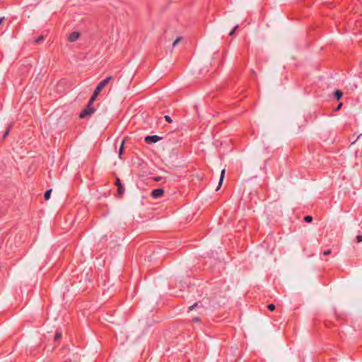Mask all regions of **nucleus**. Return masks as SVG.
Here are the masks:
<instances>
[{"label":"nucleus","mask_w":362,"mask_h":362,"mask_svg":"<svg viewBox=\"0 0 362 362\" xmlns=\"http://www.w3.org/2000/svg\"><path fill=\"white\" fill-rule=\"evenodd\" d=\"M95 112V108L90 104H88L86 108H85L80 114V118H86L90 117Z\"/></svg>","instance_id":"nucleus-1"},{"label":"nucleus","mask_w":362,"mask_h":362,"mask_svg":"<svg viewBox=\"0 0 362 362\" xmlns=\"http://www.w3.org/2000/svg\"><path fill=\"white\" fill-rule=\"evenodd\" d=\"M112 79V76H110L107 77L105 79L103 80L98 84L94 91L97 92L98 93H100Z\"/></svg>","instance_id":"nucleus-2"},{"label":"nucleus","mask_w":362,"mask_h":362,"mask_svg":"<svg viewBox=\"0 0 362 362\" xmlns=\"http://www.w3.org/2000/svg\"><path fill=\"white\" fill-rule=\"evenodd\" d=\"M161 139V137L154 135V136H147L145 137V141L148 144L156 143Z\"/></svg>","instance_id":"nucleus-3"},{"label":"nucleus","mask_w":362,"mask_h":362,"mask_svg":"<svg viewBox=\"0 0 362 362\" xmlns=\"http://www.w3.org/2000/svg\"><path fill=\"white\" fill-rule=\"evenodd\" d=\"M80 35L78 32H73L69 35L68 40L71 42H76L79 38Z\"/></svg>","instance_id":"nucleus-4"},{"label":"nucleus","mask_w":362,"mask_h":362,"mask_svg":"<svg viewBox=\"0 0 362 362\" xmlns=\"http://www.w3.org/2000/svg\"><path fill=\"white\" fill-rule=\"evenodd\" d=\"M163 194V189H156L152 191L151 196L154 199H157L160 197Z\"/></svg>","instance_id":"nucleus-5"},{"label":"nucleus","mask_w":362,"mask_h":362,"mask_svg":"<svg viewBox=\"0 0 362 362\" xmlns=\"http://www.w3.org/2000/svg\"><path fill=\"white\" fill-rule=\"evenodd\" d=\"M225 173H226V170L223 169L221 173L220 180H219L218 186L216 188V190H218L220 189L221 186L222 185V183L223 182L224 177H225Z\"/></svg>","instance_id":"nucleus-6"},{"label":"nucleus","mask_w":362,"mask_h":362,"mask_svg":"<svg viewBox=\"0 0 362 362\" xmlns=\"http://www.w3.org/2000/svg\"><path fill=\"white\" fill-rule=\"evenodd\" d=\"M99 95V93H98L97 92L94 91L93 93V95L91 96L89 102H88V104H90L93 105V102L95 100L96 98L98 97V95Z\"/></svg>","instance_id":"nucleus-7"},{"label":"nucleus","mask_w":362,"mask_h":362,"mask_svg":"<svg viewBox=\"0 0 362 362\" xmlns=\"http://www.w3.org/2000/svg\"><path fill=\"white\" fill-rule=\"evenodd\" d=\"M99 95V93H98L97 92L94 91L93 93V95L91 96L89 102H88V104H90L93 105V102L95 100L96 98L98 97V95Z\"/></svg>","instance_id":"nucleus-8"},{"label":"nucleus","mask_w":362,"mask_h":362,"mask_svg":"<svg viewBox=\"0 0 362 362\" xmlns=\"http://www.w3.org/2000/svg\"><path fill=\"white\" fill-rule=\"evenodd\" d=\"M115 184L118 187V192L119 194H122L123 192V190H122L121 182L119 178L117 179Z\"/></svg>","instance_id":"nucleus-9"},{"label":"nucleus","mask_w":362,"mask_h":362,"mask_svg":"<svg viewBox=\"0 0 362 362\" xmlns=\"http://www.w3.org/2000/svg\"><path fill=\"white\" fill-rule=\"evenodd\" d=\"M124 141H122V142L121 144V146L119 147V157L120 158H122V156L123 152H124Z\"/></svg>","instance_id":"nucleus-10"},{"label":"nucleus","mask_w":362,"mask_h":362,"mask_svg":"<svg viewBox=\"0 0 362 362\" xmlns=\"http://www.w3.org/2000/svg\"><path fill=\"white\" fill-rule=\"evenodd\" d=\"M342 95V92L339 90H337L334 93V96L337 98V100H339L341 98Z\"/></svg>","instance_id":"nucleus-11"},{"label":"nucleus","mask_w":362,"mask_h":362,"mask_svg":"<svg viewBox=\"0 0 362 362\" xmlns=\"http://www.w3.org/2000/svg\"><path fill=\"white\" fill-rule=\"evenodd\" d=\"M51 192H52V189H49V190L45 192V199L46 200H48L50 198Z\"/></svg>","instance_id":"nucleus-12"},{"label":"nucleus","mask_w":362,"mask_h":362,"mask_svg":"<svg viewBox=\"0 0 362 362\" xmlns=\"http://www.w3.org/2000/svg\"><path fill=\"white\" fill-rule=\"evenodd\" d=\"M181 41V37H177L173 43V47H175Z\"/></svg>","instance_id":"nucleus-13"},{"label":"nucleus","mask_w":362,"mask_h":362,"mask_svg":"<svg viewBox=\"0 0 362 362\" xmlns=\"http://www.w3.org/2000/svg\"><path fill=\"white\" fill-rule=\"evenodd\" d=\"M304 220H305L306 222L310 223V222H311V221H313V218H312V216H305Z\"/></svg>","instance_id":"nucleus-14"},{"label":"nucleus","mask_w":362,"mask_h":362,"mask_svg":"<svg viewBox=\"0 0 362 362\" xmlns=\"http://www.w3.org/2000/svg\"><path fill=\"white\" fill-rule=\"evenodd\" d=\"M62 338V333L61 332H57L55 334V340H58Z\"/></svg>","instance_id":"nucleus-15"},{"label":"nucleus","mask_w":362,"mask_h":362,"mask_svg":"<svg viewBox=\"0 0 362 362\" xmlns=\"http://www.w3.org/2000/svg\"><path fill=\"white\" fill-rule=\"evenodd\" d=\"M268 309L271 311H273L275 310V305L274 304H269L268 305Z\"/></svg>","instance_id":"nucleus-16"},{"label":"nucleus","mask_w":362,"mask_h":362,"mask_svg":"<svg viewBox=\"0 0 362 362\" xmlns=\"http://www.w3.org/2000/svg\"><path fill=\"white\" fill-rule=\"evenodd\" d=\"M196 307H199V303H194L193 305H191V306L189 308V309L190 310H193V309H194V308H196Z\"/></svg>","instance_id":"nucleus-17"},{"label":"nucleus","mask_w":362,"mask_h":362,"mask_svg":"<svg viewBox=\"0 0 362 362\" xmlns=\"http://www.w3.org/2000/svg\"><path fill=\"white\" fill-rule=\"evenodd\" d=\"M165 119L169 123H171L173 122V120L171 119V118L168 115H165Z\"/></svg>","instance_id":"nucleus-18"},{"label":"nucleus","mask_w":362,"mask_h":362,"mask_svg":"<svg viewBox=\"0 0 362 362\" xmlns=\"http://www.w3.org/2000/svg\"><path fill=\"white\" fill-rule=\"evenodd\" d=\"M356 240L358 243L362 242V235H357Z\"/></svg>","instance_id":"nucleus-19"},{"label":"nucleus","mask_w":362,"mask_h":362,"mask_svg":"<svg viewBox=\"0 0 362 362\" xmlns=\"http://www.w3.org/2000/svg\"><path fill=\"white\" fill-rule=\"evenodd\" d=\"M238 25L235 26V28H233V30H231V31L230 32L229 35H233V33H234V32H235V30L238 28Z\"/></svg>","instance_id":"nucleus-20"},{"label":"nucleus","mask_w":362,"mask_h":362,"mask_svg":"<svg viewBox=\"0 0 362 362\" xmlns=\"http://www.w3.org/2000/svg\"><path fill=\"white\" fill-rule=\"evenodd\" d=\"M43 39H44L43 36H40V37H38V38L36 40V41H35V42L37 43V42H40V41L43 40Z\"/></svg>","instance_id":"nucleus-21"},{"label":"nucleus","mask_w":362,"mask_h":362,"mask_svg":"<svg viewBox=\"0 0 362 362\" xmlns=\"http://www.w3.org/2000/svg\"><path fill=\"white\" fill-rule=\"evenodd\" d=\"M329 254H330V250H325V251L324 252V255H329Z\"/></svg>","instance_id":"nucleus-22"},{"label":"nucleus","mask_w":362,"mask_h":362,"mask_svg":"<svg viewBox=\"0 0 362 362\" xmlns=\"http://www.w3.org/2000/svg\"><path fill=\"white\" fill-rule=\"evenodd\" d=\"M4 20V17L0 18V25H1V23H3Z\"/></svg>","instance_id":"nucleus-23"},{"label":"nucleus","mask_w":362,"mask_h":362,"mask_svg":"<svg viewBox=\"0 0 362 362\" xmlns=\"http://www.w3.org/2000/svg\"><path fill=\"white\" fill-rule=\"evenodd\" d=\"M193 321H194V322H198V321H199V318H198L197 317H194V318L193 319Z\"/></svg>","instance_id":"nucleus-24"},{"label":"nucleus","mask_w":362,"mask_h":362,"mask_svg":"<svg viewBox=\"0 0 362 362\" xmlns=\"http://www.w3.org/2000/svg\"><path fill=\"white\" fill-rule=\"evenodd\" d=\"M341 106V104H339V105L337 106V110H339L340 109Z\"/></svg>","instance_id":"nucleus-25"},{"label":"nucleus","mask_w":362,"mask_h":362,"mask_svg":"<svg viewBox=\"0 0 362 362\" xmlns=\"http://www.w3.org/2000/svg\"><path fill=\"white\" fill-rule=\"evenodd\" d=\"M8 131H9V130H7V131L5 132V134H4V137H5V136H6L8 134Z\"/></svg>","instance_id":"nucleus-26"},{"label":"nucleus","mask_w":362,"mask_h":362,"mask_svg":"<svg viewBox=\"0 0 362 362\" xmlns=\"http://www.w3.org/2000/svg\"><path fill=\"white\" fill-rule=\"evenodd\" d=\"M160 180V177H159L156 178V180Z\"/></svg>","instance_id":"nucleus-27"},{"label":"nucleus","mask_w":362,"mask_h":362,"mask_svg":"<svg viewBox=\"0 0 362 362\" xmlns=\"http://www.w3.org/2000/svg\"><path fill=\"white\" fill-rule=\"evenodd\" d=\"M252 74L256 75L255 71H252Z\"/></svg>","instance_id":"nucleus-28"}]
</instances>
